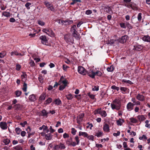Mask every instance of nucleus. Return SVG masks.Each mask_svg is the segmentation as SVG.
<instances>
[{
    "label": "nucleus",
    "mask_w": 150,
    "mask_h": 150,
    "mask_svg": "<svg viewBox=\"0 0 150 150\" xmlns=\"http://www.w3.org/2000/svg\"><path fill=\"white\" fill-rule=\"evenodd\" d=\"M66 97L68 100H71L74 97L73 95L71 93L66 95Z\"/></svg>",
    "instance_id": "nucleus-37"
},
{
    "label": "nucleus",
    "mask_w": 150,
    "mask_h": 150,
    "mask_svg": "<svg viewBox=\"0 0 150 150\" xmlns=\"http://www.w3.org/2000/svg\"><path fill=\"white\" fill-rule=\"evenodd\" d=\"M86 138H87L89 140H90L92 141H93L94 140V137L92 135H88V136L86 137Z\"/></svg>",
    "instance_id": "nucleus-43"
},
{
    "label": "nucleus",
    "mask_w": 150,
    "mask_h": 150,
    "mask_svg": "<svg viewBox=\"0 0 150 150\" xmlns=\"http://www.w3.org/2000/svg\"><path fill=\"white\" fill-rule=\"evenodd\" d=\"M42 31L51 37H54L55 36L54 34L50 29H44L42 30Z\"/></svg>",
    "instance_id": "nucleus-4"
},
{
    "label": "nucleus",
    "mask_w": 150,
    "mask_h": 150,
    "mask_svg": "<svg viewBox=\"0 0 150 150\" xmlns=\"http://www.w3.org/2000/svg\"><path fill=\"white\" fill-rule=\"evenodd\" d=\"M73 35L74 37L77 39H79L80 38V34L77 32V31L76 32H73Z\"/></svg>",
    "instance_id": "nucleus-23"
},
{
    "label": "nucleus",
    "mask_w": 150,
    "mask_h": 150,
    "mask_svg": "<svg viewBox=\"0 0 150 150\" xmlns=\"http://www.w3.org/2000/svg\"><path fill=\"white\" fill-rule=\"evenodd\" d=\"M39 39L41 40V42L43 44L47 45L48 44V40L46 36L42 35L39 38Z\"/></svg>",
    "instance_id": "nucleus-7"
},
{
    "label": "nucleus",
    "mask_w": 150,
    "mask_h": 150,
    "mask_svg": "<svg viewBox=\"0 0 150 150\" xmlns=\"http://www.w3.org/2000/svg\"><path fill=\"white\" fill-rule=\"evenodd\" d=\"M76 25H73L71 27V31H72L73 32H76Z\"/></svg>",
    "instance_id": "nucleus-55"
},
{
    "label": "nucleus",
    "mask_w": 150,
    "mask_h": 150,
    "mask_svg": "<svg viewBox=\"0 0 150 150\" xmlns=\"http://www.w3.org/2000/svg\"><path fill=\"white\" fill-rule=\"evenodd\" d=\"M142 14L141 13H139L137 15V19L138 21L140 22L142 19Z\"/></svg>",
    "instance_id": "nucleus-40"
},
{
    "label": "nucleus",
    "mask_w": 150,
    "mask_h": 150,
    "mask_svg": "<svg viewBox=\"0 0 150 150\" xmlns=\"http://www.w3.org/2000/svg\"><path fill=\"white\" fill-rule=\"evenodd\" d=\"M87 95L91 99H94L95 98V95H94L93 94H91L90 92H89L87 93Z\"/></svg>",
    "instance_id": "nucleus-45"
},
{
    "label": "nucleus",
    "mask_w": 150,
    "mask_h": 150,
    "mask_svg": "<svg viewBox=\"0 0 150 150\" xmlns=\"http://www.w3.org/2000/svg\"><path fill=\"white\" fill-rule=\"evenodd\" d=\"M59 81L60 83H62L63 84H67L69 83L67 79H65L63 76L61 77Z\"/></svg>",
    "instance_id": "nucleus-13"
},
{
    "label": "nucleus",
    "mask_w": 150,
    "mask_h": 150,
    "mask_svg": "<svg viewBox=\"0 0 150 150\" xmlns=\"http://www.w3.org/2000/svg\"><path fill=\"white\" fill-rule=\"evenodd\" d=\"M27 75L25 73H23L21 75V81L23 82V84H27L25 82L27 80Z\"/></svg>",
    "instance_id": "nucleus-16"
},
{
    "label": "nucleus",
    "mask_w": 150,
    "mask_h": 150,
    "mask_svg": "<svg viewBox=\"0 0 150 150\" xmlns=\"http://www.w3.org/2000/svg\"><path fill=\"white\" fill-rule=\"evenodd\" d=\"M64 38L67 43H73V42L74 40L73 39V38L70 34H68L65 35Z\"/></svg>",
    "instance_id": "nucleus-2"
},
{
    "label": "nucleus",
    "mask_w": 150,
    "mask_h": 150,
    "mask_svg": "<svg viewBox=\"0 0 150 150\" xmlns=\"http://www.w3.org/2000/svg\"><path fill=\"white\" fill-rule=\"evenodd\" d=\"M62 103L61 100L59 98L55 99L52 102V104H55L57 105H61Z\"/></svg>",
    "instance_id": "nucleus-18"
},
{
    "label": "nucleus",
    "mask_w": 150,
    "mask_h": 150,
    "mask_svg": "<svg viewBox=\"0 0 150 150\" xmlns=\"http://www.w3.org/2000/svg\"><path fill=\"white\" fill-rule=\"evenodd\" d=\"M92 91H97L99 90V86H92Z\"/></svg>",
    "instance_id": "nucleus-46"
},
{
    "label": "nucleus",
    "mask_w": 150,
    "mask_h": 150,
    "mask_svg": "<svg viewBox=\"0 0 150 150\" xmlns=\"http://www.w3.org/2000/svg\"><path fill=\"white\" fill-rule=\"evenodd\" d=\"M76 145H77V144L76 142L71 141V144H70V146L74 147Z\"/></svg>",
    "instance_id": "nucleus-63"
},
{
    "label": "nucleus",
    "mask_w": 150,
    "mask_h": 150,
    "mask_svg": "<svg viewBox=\"0 0 150 150\" xmlns=\"http://www.w3.org/2000/svg\"><path fill=\"white\" fill-rule=\"evenodd\" d=\"M136 98L141 101H143L145 100L144 96L142 95L138 94L136 96Z\"/></svg>",
    "instance_id": "nucleus-15"
},
{
    "label": "nucleus",
    "mask_w": 150,
    "mask_h": 150,
    "mask_svg": "<svg viewBox=\"0 0 150 150\" xmlns=\"http://www.w3.org/2000/svg\"><path fill=\"white\" fill-rule=\"evenodd\" d=\"M134 103L129 102L128 103L126 106V108L127 110L128 111H131L134 109Z\"/></svg>",
    "instance_id": "nucleus-10"
},
{
    "label": "nucleus",
    "mask_w": 150,
    "mask_h": 150,
    "mask_svg": "<svg viewBox=\"0 0 150 150\" xmlns=\"http://www.w3.org/2000/svg\"><path fill=\"white\" fill-rule=\"evenodd\" d=\"M95 75H97L98 76H101L102 75L101 72L99 71H97L95 72Z\"/></svg>",
    "instance_id": "nucleus-62"
},
{
    "label": "nucleus",
    "mask_w": 150,
    "mask_h": 150,
    "mask_svg": "<svg viewBox=\"0 0 150 150\" xmlns=\"http://www.w3.org/2000/svg\"><path fill=\"white\" fill-rule=\"evenodd\" d=\"M30 101L34 102L36 100V96L34 94L30 95L29 97Z\"/></svg>",
    "instance_id": "nucleus-22"
},
{
    "label": "nucleus",
    "mask_w": 150,
    "mask_h": 150,
    "mask_svg": "<svg viewBox=\"0 0 150 150\" xmlns=\"http://www.w3.org/2000/svg\"><path fill=\"white\" fill-rule=\"evenodd\" d=\"M29 64L30 66L32 67H33L35 65V63L33 60H30V62H29Z\"/></svg>",
    "instance_id": "nucleus-57"
},
{
    "label": "nucleus",
    "mask_w": 150,
    "mask_h": 150,
    "mask_svg": "<svg viewBox=\"0 0 150 150\" xmlns=\"http://www.w3.org/2000/svg\"><path fill=\"white\" fill-rule=\"evenodd\" d=\"M38 23L41 26H43L45 24V23L43 21L40 20H39L38 21Z\"/></svg>",
    "instance_id": "nucleus-61"
},
{
    "label": "nucleus",
    "mask_w": 150,
    "mask_h": 150,
    "mask_svg": "<svg viewBox=\"0 0 150 150\" xmlns=\"http://www.w3.org/2000/svg\"><path fill=\"white\" fill-rule=\"evenodd\" d=\"M32 4L30 2H27L25 5V6L28 9H29L30 7H29V6L31 5Z\"/></svg>",
    "instance_id": "nucleus-60"
},
{
    "label": "nucleus",
    "mask_w": 150,
    "mask_h": 150,
    "mask_svg": "<svg viewBox=\"0 0 150 150\" xmlns=\"http://www.w3.org/2000/svg\"><path fill=\"white\" fill-rule=\"evenodd\" d=\"M46 97V94L45 93H43L40 96L39 100L40 101H42L45 100Z\"/></svg>",
    "instance_id": "nucleus-25"
},
{
    "label": "nucleus",
    "mask_w": 150,
    "mask_h": 150,
    "mask_svg": "<svg viewBox=\"0 0 150 150\" xmlns=\"http://www.w3.org/2000/svg\"><path fill=\"white\" fill-rule=\"evenodd\" d=\"M103 130L105 132H110V128L108 125L107 124H105L103 125Z\"/></svg>",
    "instance_id": "nucleus-19"
},
{
    "label": "nucleus",
    "mask_w": 150,
    "mask_h": 150,
    "mask_svg": "<svg viewBox=\"0 0 150 150\" xmlns=\"http://www.w3.org/2000/svg\"><path fill=\"white\" fill-rule=\"evenodd\" d=\"M125 6L129 8H131L134 10H138V8L136 4L133 2H130L127 6L125 5Z\"/></svg>",
    "instance_id": "nucleus-3"
},
{
    "label": "nucleus",
    "mask_w": 150,
    "mask_h": 150,
    "mask_svg": "<svg viewBox=\"0 0 150 150\" xmlns=\"http://www.w3.org/2000/svg\"><path fill=\"white\" fill-rule=\"evenodd\" d=\"M137 117L139 121H144L146 119L144 115H139Z\"/></svg>",
    "instance_id": "nucleus-29"
},
{
    "label": "nucleus",
    "mask_w": 150,
    "mask_h": 150,
    "mask_svg": "<svg viewBox=\"0 0 150 150\" xmlns=\"http://www.w3.org/2000/svg\"><path fill=\"white\" fill-rule=\"evenodd\" d=\"M84 116V114L82 113L79 114V115L77 116L76 119V122L79 125L81 124V123L82 122Z\"/></svg>",
    "instance_id": "nucleus-8"
},
{
    "label": "nucleus",
    "mask_w": 150,
    "mask_h": 150,
    "mask_svg": "<svg viewBox=\"0 0 150 150\" xmlns=\"http://www.w3.org/2000/svg\"><path fill=\"white\" fill-rule=\"evenodd\" d=\"M26 131H27V133L28 134V138H30L31 136L33 135L35 133V131L32 132L31 129L29 126L28 127Z\"/></svg>",
    "instance_id": "nucleus-11"
},
{
    "label": "nucleus",
    "mask_w": 150,
    "mask_h": 150,
    "mask_svg": "<svg viewBox=\"0 0 150 150\" xmlns=\"http://www.w3.org/2000/svg\"><path fill=\"white\" fill-rule=\"evenodd\" d=\"M59 149L58 144H56L53 147V150H59Z\"/></svg>",
    "instance_id": "nucleus-64"
},
{
    "label": "nucleus",
    "mask_w": 150,
    "mask_h": 150,
    "mask_svg": "<svg viewBox=\"0 0 150 150\" xmlns=\"http://www.w3.org/2000/svg\"><path fill=\"white\" fill-rule=\"evenodd\" d=\"M100 115L102 117H105L107 116V114L105 111L101 110Z\"/></svg>",
    "instance_id": "nucleus-41"
},
{
    "label": "nucleus",
    "mask_w": 150,
    "mask_h": 150,
    "mask_svg": "<svg viewBox=\"0 0 150 150\" xmlns=\"http://www.w3.org/2000/svg\"><path fill=\"white\" fill-rule=\"evenodd\" d=\"M42 113V115L43 116H46L47 117V114L48 113L47 112L46 110L45 109L42 110L41 111Z\"/></svg>",
    "instance_id": "nucleus-39"
},
{
    "label": "nucleus",
    "mask_w": 150,
    "mask_h": 150,
    "mask_svg": "<svg viewBox=\"0 0 150 150\" xmlns=\"http://www.w3.org/2000/svg\"><path fill=\"white\" fill-rule=\"evenodd\" d=\"M13 108L16 110H21L22 109L23 106L20 104H17L14 105Z\"/></svg>",
    "instance_id": "nucleus-14"
},
{
    "label": "nucleus",
    "mask_w": 150,
    "mask_h": 150,
    "mask_svg": "<svg viewBox=\"0 0 150 150\" xmlns=\"http://www.w3.org/2000/svg\"><path fill=\"white\" fill-rule=\"evenodd\" d=\"M125 122L124 120L123 119L120 118L118 120L116 121L117 125L118 126H121L122 125L123 122Z\"/></svg>",
    "instance_id": "nucleus-24"
},
{
    "label": "nucleus",
    "mask_w": 150,
    "mask_h": 150,
    "mask_svg": "<svg viewBox=\"0 0 150 150\" xmlns=\"http://www.w3.org/2000/svg\"><path fill=\"white\" fill-rule=\"evenodd\" d=\"M120 25L121 28L124 29H125L126 28V26L125 23H120Z\"/></svg>",
    "instance_id": "nucleus-59"
},
{
    "label": "nucleus",
    "mask_w": 150,
    "mask_h": 150,
    "mask_svg": "<svg viewBox=\"0 0 150 150\" xmlns=\"http://www.w3.org/2000/svg\"><path fill=\"white\" fill-rule=\"evenodd\" d=\"M107 70L109 72H112L114 70V66L113 65H111L110 67H108L107 69Z\"/></svg>",
    "instance_id": "nucleus-36"
},
{
    "label": "nucleus",
    "mask_w": 150,
    "mask_h": 150,
    "mask_svg": "<svg viewBox=\"0 0 150 150\" xmlns=\"http://www.w3.org/2000/svg\"><path fill=\"white\" fill-rule=\"evenodd\" d=\"M77 131L74 128H72L71 129V134L74 135L76 134V132Z\"/></svg>",
    "instance_id": "nucleus-52"
},
{
    "label": "nucleus",
    "mask_w": 150,
    "mask_h": 150,
    "mask_svg": "<svg viewBox=\"0 0 150 150\" xmlns=\"http://www.w3.org/2000/svg\"><path fill=\"white\" fill-rule=\"evenodd\" d=\"M75 139L77 145L79 144L80 142L79 137L78 136H76L75 137Z\"/></svg>",
    "instance_id": "nucleus-51"
},
{
    "label": "nucleus",
    "mask_w": 150,
    "mask_h": 150,
    "mask_svg": "<svg viewBox=\"0 0 150 150\" xmlns=\"http://www.w3.org/2000/svg\"><path fill=\"white\" fill-rule=\"evenodd\" d=\"M52 135L50 133L46 134L45 136V139L47 140H50L52 139Z\"/></svg>",
    "instance_id": "nucleus-26"
},
{
    "label": "nucleus",
    "mask_w": 150,
    "mask_h": 150,
    "mask_svg": "<svg viewBox=\"0 0 150 150\" xmlns=\"http://www.w3.org/2000/svg\"><path fill=\"white\" fill-rule=\"evenodd\" d=\"M52 101V99L51 98H48L45 101L44 104L47 105L50 103Z\"/></svg>",
    "instance_id": "nucleus-34"
},
{
    "label": "nucleus",
    "mask_w": 150,
    "mask_h": 150,
    "mask_svg": "<svg viewBox=\"0 0 150 150\" xmlns=\"http://www.w3.org/2000/svg\"><path fill=\"white\" fill-rule=\"evenodd\" d=\"M79 136H82L84 137H87L88 136V134L86 132H83L81 131H80L79 132Z\"/></svg>",
    "instance_id": "nucleus-28"
},
{
    "label": "nucleus",
    "mask_w": 150,
    "mask_h": 150,
    "mask_svg": "<svg viewBox=\"0 0 150 150\" xmlns=\"http://www.w3.org/2000/svg\"><path fill=\"white\" fill-rule=\"evenodd\" d=\"M0 127L3 130L7 129L8 127L7 124L5 122H1L0 123Z\"/></svg>",
    "instance_id": "nucleus-12"
},
{
    "label": "nucleus",
    "mask_w": 150,
    "mask_h": 150,
    "mask_svg": "<svg viewBox=\"0 0 150 150\" xmlns=\"http://www.w3.org/2000/svg\"><path fill=\"white\" fill-rule=\"evenodd\" d=\"M126 25L129 29H132L133 28L132 26L128 22L125 23Z\"/></svg>",
    "instance_id": "nucleus-53"
},
{
    "label": "nucleus",
    "mask_w": 150,
    "mask_h": 150,
    "mask_svg": "<svg viewBox=\"0 0 150 150\" xmlns=\"http://www.w3.org/2000/svg\"><path fill=\"white\" fill-rule=\"evenodd\" d=\"M2 15L7 17H8L10 16V13L9 12H4L2 14Z\"/></svg>",
    "instance_id": "nucleus-47"
},
{
    "label": "nucleus",
    "mask_w": 150,
    "mask_h": 150,
    "mask_svg": "<svg viewBox=\"0 0 150 150\" xmlns=\"http://www.w3.org/2000/svg\"><path fill=\"white\" fill-rule=\"evenodd\" d=\"M143 48V47L140 45H138L135 47V50L137 51H141Z\"/></svg>",
    "instance_id": "nucleus-30"
},
{
    "label": "nucleus",
    "mask_w": 150,
    "mask_h": 150,
    "mask_svg": "<svg viewBox=\"0 0 150 150\" xmlns=\"http://www.w3.org/2000/svg\"><path fill=\"white\" fill-rule=\"evenodd\" d=\"M14 55L16 56L21 55L23 56V55L21 54V53H19L17 51H14L11 53V55L13 56Z\"/></svg>",
    "instance_id": "nucleus-31"
},
{
    "label": "nucleus",
    "mask_w": 150,
    "mask_h": 150,
    "mask_svg": "<svg viewBox=\"0 0 150 150\" xmlns=\"http://www.w3.org/2000/svg\"><path fill=\"white\" fill-rule=\"evenodd\" d=\"M101 108H98L96 110L94 111V114L96 115L97 114H100L101 112Z\"/></svg>",
    "instance_id": "nucleus-44"
},
{
    "label": "nucleus",
    "mask_w": 150,
    "mask_h": 150,
    "mask_svg": "<svg viewBox=\"0 0 150 150\" xmlns=\"http://www.w3.org/2000/svg\"><path fill=\"white\" fill-rule=\"evenodd\" d=\"M44 4L49 10L52 11H54L55 10L53 5L49 2L47 1H45Z\"/></svg>",
    "instance_id": "nucleus-6"
},
{
    "label": "nucleus",
    "mask_w": 150,
    "mask_h": 150,
    "mask_svg": "<svg viewBox=\"0 0 150 150\" xmlns=\"http://www.w3.org/2000/svg\"><path fill=\"white\" fill-rule=\"evenodd\" d=\"M47 128L48 127L47 126H45V125H43L41 127H40L39 128V129L41 130L43 129L44 131L45 130H46L47 132H48L49 130L47 129Z\"/></svg>",
    "instance_id": "nucleus-32"
},
{
    "label": "nucleus",
    "mask_w": 150,
    "mask_h": 150,
    "mask_svg": "<svg viewBox=\"0 0 150 150\" xmlns=\"http://www.w3.org/2000/svg\"><path fill=\"white\" fill-rule=\"evenodd\" d=\"M14 93L16 95L15 97H18L21 96L22 93V92L20 91L17 90Z\"/></svg>",
    "instance_id": "nucleus-27"
},
{
    "label": "nucleus",
    "mask_w": 150,
    "mask_h": 150,
    "mask_svg": "<svg viewBox=\"0 0 150 150\" xmlns=\"http://www.w3.org/2000/svg\"><path fill=\"white\" fill-rule=\"evenodd\" d=\"M86 74L92 78H94L95 75V72L91 70H90L89 72H87Z\"/></svg>",
    "instance_id": "nucleus-20"
},
{
    "label": "nucleus",
    "mask_w": 150,
    "mask_h": 150,
    "mask_svg": "<svg viewBox=\"0 0 150 150\" xmlns=\"http://www.w3.org/2000/svg\"><path fill=\"white\" fill-rule=\"evenodd\" d=\"M6 55V53L5 52H2L0 53V57L3 58Z\"/></svg>",
    "instance_id": "nucleus-49"
},
{
    "label": "nucleus",
    "mask_w": 150,
    "mask_h": 150,
    "mask_svg": "<svg viewBox=\"0 0 150 150\" xmlns=\"http://www.w3.org/2000/svg\"><path fill=\"white\" fill-rule=\"evenodd\" d=\"M128 38V36L127 35H125L122 36L121 38H119L117 39V41L119 42H120L122 43H124L126 42Z\"/></svg>",
    "instance_id": "nucleus-5"
},
{
    "label": "nucleus",
    "mask_w": 150,
    "mask_h": 150,
    "mask_svg": "<svg viewBox=\"0 0 150 150\" xmlns=\"http://www.w3.org/2000/svg\"><path fill=\"white\" fill-rule=\"evenodd\" d=\"M147 138V137L145 135H143L142 137H139V139L140 140H146Z\"/></svg>",
    "instance_id": "nucleus-58"
},
{
    "label": "nucleus",
    "mask_w": 150,
    "mask_h": 150,
    "mask_svg": "<svg viewBox=\"0 0 150 150\" xmlns=\"http://www.w3.org/2000/svg\"><path fill=\"white\" fill-rule=\"evenodd\" d=\"M129 119L131 122L133 123H135L138 122L137 120L136 119L133 117L130 118Z\"/></svg>",
    "instance_id": "nucleus-42"
},
{
    "label": "nucleus",
    "mask_w": 150,
    "mask_h": 150,
    "mask_svg": "<svg viewBox=\"0 0 150 150\" xmlns=\"http://www.w3.org/2000/svg\"><path fill=\"white\" fill-rule=\"evenodd\" d=\"M59 149L61 150L64 149H65L66 147L64 144L60 143L58 144Z\"/></svg>",
    "instance_id": "nucleus-35"
},
{
    "label": "nucleus",
    "mask_w": 150,
    "mask_h": 150,
    "mask_svg": "<svg viewBox=\"0 0 150 150\" xmlns=\"http://www.w3.org/2000/svg\"><path fill=\"white\" fill-rule=\"evenodd\" d=\"M15 131L16 133L18 134H20L21 130L20 128L19 127H17L15 129Z\"/></svg>",
    "instance_id": "nucleus-54"
},
{
    "label": "nucleus",
    "mask_w": 150,
    "mask_h": 150,
    "mask_svg": "<svg viewBox=\"0 0 150 150\" xmlns=\"http://www.w3.org/2000/svg\"><path fill=\"white\" fill-rule=\"evenodd\" d=\"M142 40L144 41L150 42V36L148 35H144L142 38Z\"/></svg>",
    "instance_id": "nucleus-21"
},
{
    "label": "nucleus",
    "mask_w": 150,
    "mask_h": 150,
    "mask_svg": "<svg viewBox=\"0 0 150 150\" xmlns=\"http://www.w3.org/2000/svg\"><path fill=\"white\" fill-rule=\"evenodd\" d=\"M115 42H117V39L115 40L111 39L110 40L108 44H110L111 45H112Z\"/></svg>",
    "instance_id": "nucleus-48"
},
{
    "label": "nucleus",
    "mask_w": 150,
    "mask_h": 150,
    "mask_svg": "<svg viewBox=\"0 0 150 150\" xmlns=\"http://www.w3.org/2000/svg\"><path fill=\"white\" fill-rule=\"evenodd\" d=\"M67 85H60L59 87V89L60 91L64 90L67 86Z\"/></svg>",
    "instance_id": "nucleus-50"
},
{
    "label": "nucleus",
    "mask_w": 150,
    "mask_h": 150,
    "mask_svg": "<svg viewBox=\"0 0 150 150\" xmlns=\"http://www.w3.org/2000/svg\"><path fill=\"white\" fill-rule=\"evenodd\" d=\"M78 71L80 74L83 75H86L87 72L84 68L82 66H79L78 68Z\"/></svg>",
    "instance_id": "nucleus-9"
},
{
    "label": "nucleus",
    "mask_w": 150,
    "mask_h": 150,
    "mask_svg": "<svg viewBox=\"0 0 150 150\" xmlns=\"http://www.w3.org/2000/svg\"><path fill=\"white\" fill-rule=\"evenodd\" d=\"M111 107L112 110H119L121 107V102L120 100L116 98L114 100L111 104Z\"/></svg>",
    "instance_id": "nucleus-1"
},
{
    "label": "nucleus",
    "mask_w": 150,
    "mask_h": 150,
    "mask_svg": "<svg viewBox=\"0 0 150 150\" xmlns=\"http://www.w3.org/2000/svg\"><path fill=\"white\" fill-rule=\"evenodd\" d=\"M120 89L123 93H129V89L126 87H121Z\"/></svg>",
    "instance_id": "nucleus-17"
},
{
    "label": "nucleus",
    "mask_w": 150,
    "mask_h": 150,
    "mask_svg": "<svg viewBox=\"0 0 150 150\" xmlns=\"http://www.w3.org/2000/svg\"><path fill=\"white\" fill-rule=\"evenodd\" d=\"M13 148L16 150H23V149L19 145L13 147Z\"/></svg>",
    "instance_id": "nucleus-56"
},
{
    "label": "nucleus",
    "mask_w": 150,
    "mask_h": 150,
    "mask_svg": "<svg viewBox=\"0 0 150 150\" xmlns=\"http://www.w3.org/2000/svg\"><path fill=\"white\" fill-rule=\"evenodd\" d=\"M10 142V140L8 138L4 139L3 140V142L5 143V144L6 145L8 144Z\"/></svg>",
    "instance_id": "nucleus-38"
},
{
    "label": "nucleus",
    "mask_w": 150,
    "mask_h": 150,
    "mask_svg": "<svg viewBox=\"0 0 150 150\" xmlns=\"http://www.w3.org/2000/svg\"><path fill=\"white\" fill-rule=\"evenodd\" d=\"M103 135V133L102 132L100 131H98V132L96 133L95 134V136H97L98 137H99Z\"/></svg>",
    "instance_id": "nucleus-33"
}]
</instances>
